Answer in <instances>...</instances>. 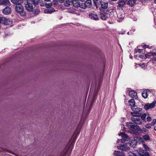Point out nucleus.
I'll use <instances>...</instances> for the list:
<instances>
[{
	"instance_id": "nucleus-53",
	"label": "nucleus",
	"mask_w": 156,
	"mask_h": 156,
	"mask_svg": "<svg viewBox=\"0 0 156 156\" xmlns=\"http://www.w3.org/2000/svg\"><path fill=\"white\" fill-rule=\"evenodd\" d=\"M2 16L0 17V23H2Z\"/></svg>"
},
{
	"instance_id": "nucleus-6",
	"label": "nucleus",
	"mask_w": 156,
	"mask_h": 156,
	"mask_svg": "<svg viewBox=\"0 0 156 156\" xmlns=\"http://www.w3.org/2000/svg\"><path fill=\"white\" fill-rule=\"evenodd\" d=\"M81 8L85 9L87 8H89L92 6V2L91 0H87L84 3L82 2L81 4Z\"/></svg>"
},
{
	"instance_id": "nucleus-21",
	"label": "nucleus",
	"mask_w": 156,
	"mask_h": 156,
	"mask_svg": "<svg viewBox=\"0 0 156 156\" xmlns=\"http://www.w3.org/2000/svg\"><path fill=\"white\" fill-rule=\"evenodd\" d=\"M126 143L125 144H119L118 145V148L122 151H126L127 150V145H126Z\"/></svg>"
},
{
	"instance_id": "nucleus-22",
	"label": "nucleus",
	"mask_w": 156,
	"mask_h": 156,
	"mask_svg": "<svg viewBox=\"0 0 156 156\" xmlns=\"http://www.w3.org/2000/svg\"><path fill=\"white\" fill-rule=\"evenodd\" d=\"M128 103H129V105L131 106V108L136 107V102L134 98H132L130 99L128 101Z\"/></svg>"
},
{
	"instance_id": "nucleus-23",
	"label": "nucleus",
	"mask_w": 156,
	"mask_h": 156,
	"mask_svg": "<svg viewBox=\"0 0 156 156\" xmlns=\"http://www.w3.org/2000/svg\"><path fill=\"white\" fill-rule=\"evenodd\" d=\"M115 156H125V154L122 151H115L113 153Z\"/></svg>"
},
{
	"instance_id": "nucleus-58",
	"label": "nucleus",
	"mask_w": 156,
	"mask_h": 156,
	"mask_svg": "<svg viewBox=\"0 0 156 156\" xmlns=\"http://www.w3.org/2000/svg\"><path fill=\"white\" fill-rule=\"evenodd\" d=\"M128 139H130V138H129V136L127 135V141H128Z\"/></svg>"
},
{
	"instance_id": "nucleus-14",
	"label": "nucleus",
	"mask_w": 156,
	"mask_h": 156,
	"mask_svg": "<svg viewBox=\"0 0 156 156\" xmlns=\"http://www.w3.org/2000/svg\"><path fill=\"white\" fill-rule=\"evenodd\" d=\"M119 136H121L122 138L121 139V142L124 143L127 140V134L125 133L121 132L119 134Z\"/></svg>"
},
{
	"instance_id": "nucleus-50",
	"label": "nucleus",
	"mask_w": 156,
	"mask_h": 156,
	"mask_svg": "<svg viewBox=\"0 0 156 156\" xmlns=\"http://www.w3.org/2000/svg\"><path fill=\"white\" fill-rule=\"evenodd\" d=\"M150 53L152 55L154 56L156 55V52H150Z\"/></svg>"
},
{
	"instance_id": "nucleus-38",
	"label": "nucleus",
	"mask_w": 156,
	"mask_h": 156,
	"mask_svg": "<svg viewBox=\"0 0 156 156\" xmlns=\"http://www.w3.org/2000/svg\"><path fill=\"white\" fill-rule=\"evenodd\" d=\"M142 47L144 49L146 48H152V46H151L150 47H149V46L148 45H147L146 44H144V45H142Z\"/></svg>"
},
{
	"instance_id": "nucleus-43",
	"label": "nucleus",
	"mask_w": 156,
	"mask_h": 156,
	"mask_svg": "<svg viewBox=\"0 0 156 156\" xmlns=\"http://www.w3.org/2000/svg\"><path fill=\"white\" fill-rule=\"evenodd\" d=\"M151 126L150 123H148L145 126V127L146 128L150 129L151 128Z\"/></svg>"
},
{
	"instance_id": "nucleus-20",
	"label": "nucleus",
	"mask_w": 156,
	"mask_h": 156,
	"mask_svg": "<svg viewBox=\"0 0 156 156\" xmlns=\"http://www.w3.org/2000/svg\"><path fill=\"white\" fill-rule=\"evenodd\" d=\"M10 2L9 0H0V5L4 6L10 5Z\"/></svg>"
},
{
	"instance_id": "nucleus-57",
	"label": "nucleus",
	"mask_w": 156,
	"mask_h": 156,
	"mask_svg": "<svg viewBox=\"0 0 156 156\" xmlns=\"http://www.w3.org/2000/svg\"><path fill=\"white\" fill-rule=\"evenodd\" d=\"M138 1L141 3H143V1H142V0H138Z\"/></svg>"
},
{
	"instance_id": "nucleus-19",
	"label": "nucleus",
	"mask_w": 156,
	"mask_h": 156,
	"mask_svg": "<svg viewBox=\"0 0 156 156\" xmlns=\"http://www.w3.org/2000/svg\"><path fill=\"white\" fill-rule=\"evenodd\" d=\"M131 120L135 123L138 124H141L142 123V121L139 118H131Z\"/></svg>"
},
{
	"instance_id": "nucleus-60",
	"label": "nucleus",
	"mask_w": 156,
	"mask_h": 156,
	"mask_svg": "<svg viewBox=\"0 0 156 156\" xmlns=\"http://www.w3.org/2000/svg\"><path fill=\"white\" fill-rule=\"evenodd\" d=\"M154 2L156 4V0H154Z\"/></svg>"
},
{
	"instance_id": "nucleus-41",
	"label": "nucleus",
	"mask_w": 156,
	"mask_h": 156,
	"mask_svg": "<svg viewBox=\"0 0 156 156\" xmlns=\"http://www.w3.org/2000/svg\"><path fill=\"white\" fill-rule=\"evenodd\" d=\"M144 53H143L139 55L138 57L142 59H144Z\"/></svg>"
},
{
	"instance_id": "nucleus-32",
	"label": "nucleus",
	"mask_w": 156,
	"mask_h": 156,
	"mask_svg": "<svg viewBox=\"0 0 156 156\" xmlns=\"http://www.w3.org/2000/svg\"><path fill=\"white\" fill-rule=\"evenodd\" d=\"M138 47L139 46H137V47L135 49V54H136L137 52L140 53L143 52V49L138 48Z\"/></svg>"
},
{
	"instance_id": "nucleus-39",
	"label": "nucleus",
	"mask_w": 156,
	"mask_h": 156,
	"mask_svg": "<svg viewBox=\"0 0 156 156\" xmlns=\"http://www.w3.org/2000/svg\"><path fill=\"white\" fill-rule=\"evenodd\" d=\"M156 123V119H154L151 123H150V124L151 126H154Z\"/></svg>"
},
{
	"instance_id": "nucleus-51",
	"label": "nucleus",
	"mask_w": 156,
	"mask_h": 156,
	"mask_svg": "<svg viewBox=\"0 0 156 156\" xmlns=\"http://www.w3.org/2000/svg\"><path fill=\"white\" fill-rule=\"evenodd\" d=\"M58 1L60 3H62L64 2L65 0H58Z\"/></svg>"
},
{
	"instance_id": "nucleus-31",
	"label": "nucleus",
	"mask_w": 156,
	"mask_h": 156,
	"mask_svg": "<svg viewBox=\"0 0 156 156\" xmlns=\"http://www.w3.org/2000/svg\"><path fill=\"white\" fill-rule=\"evenodd\" d=\"M143 138L144 139L143 140L146 141L149 140L150 139V136L148 134L144 135L143 136Z\"/></svg>"
},
{
	"instance_id": "nucleus-35",
	"label": "nucleus",
	"mask_w": 156,
	"mask_h": 156,
	"mask_svg": "<svg viewBox=\"0 0 156 156\" xmlns=\"http://www.w3.org/2000/svg\"><path fill=\"white\" fill-rule=\"evenodd\" d=\"M142 133H144V132H147L148 133V130L144 128H143L142 129H141V131H140Z\"/></svg>"
},
{
	"instance_id": "nucleus-44",
	"label": "nucleus",
	"mask_w": 156,
	"mask_h": 156,
	"mask_svg": "<svg viewBox=\"0 0 156 156\" xmlns=\"http://www.w3.org/2000/svg\"><path fill=\"white\" fill-rule=\"evenodd\" d=\"M144 153V156H150V154L147 151H146V152H145Z\"/></svg>"
},
{
	"instance_id": "nucleus-13",
	"label": "nucleus",
	"mask_w": 156,
	"mask_h": 156,
	"mask_svg": "<svg viewBox=\"0 0 156 156\" xmlns=\"http://www.w3.org/2000/svg\"><path fill=\"white\" fill-rule=\"evenodd\" d=\"M89 16L90 19L94 20H98L99 19L97 14L94 12L90 13L89 14Z\"/></svg>"
},
{
	"instance_id": "nucleus-37",
	"label": "nucleus",
	"mask_w": 156,
	"mask_h": 156,
	"mask_svg": "<svg viewBox=\"0 0 156 156\" xmlns=\"http://www.w3.org/2000/svg\"><path fill=\"white\" fill-rule=\"evenodd\" d=\"M150 54H151L150 52H149L147 54L145 53L144 59H145L146 58H149L151 56V55H150Z\"/></svg>"
},
{
	"instance_id": "nucleus-40",
	"label": "nucleus",
	"mask_w": 156,
	"mask_h": 156,
	"mask_svg": "<svg viewBox=\"0 0 156 156\" xmlns=\"http://www.w3.org/2000/svg\"><path fill=\"white\" fill-rule=\"evenodd\" d=\"M136 65H139L142 68L145 69V66L144 65V63H143L142 64H136Z\"/></svg>"
},
{
	"instance_id": "nucleus-47",
	"label": "nucleus",
	"mask_w": 156,
	"mask_h": 156,
	"mask_svg": "<svg viewBox=\"0 0 156 156\" xmlns=\"http://www.w3.org/2000/svg\"><path fill=\"white\" fill-rule=\"evenodd\" d=\"M121 125H122V127H121L122 128L123 127V129H122V130L123 131H126V127H124V125H122V124H121Z\"/></svg>"
},
{
	"instance_id": "nucleus-49",
	"label": "nucleus",
	"mask_w": 156,
	"mask_h": 156,
	"mask_svg": "<svg viewBox=\"0 0 156 156\" xmlns=\"http://www.w3.org/2000/svg\"><path fill=\"white\" fill-rule=\"evenodd\" d=\"M145 90L146 91H147V94L149 93H151V90L148 89H146Z\"/></svg>"
},
{
	"instance_id": "nucleus-64",
	"label": "nucleus",
	"mask_w": 156,
	"mask_h": 156,
	"mask_svg": "<svg viewBox=\"0 0 156 156\" xmlns=\"http://www.w3.org/2000/svg\"><path fill=\"white\" fill-rule=\"evenodd\" d=\"M120 140V139H118V141H119Z\"/></svg>"
},
{
	"instance_id": "nucleus-4",
	"label": "nucleus",
	"mask_w": 156,
	"mask_h": 156,
	"mask_svg": "<svg viewBox=\"0 0 156 156\" xmlns=\"http://www.w3.org/2000/svg\"><path fill=\"white\" fill-rule=\"evenodd\" d=\"M58 3V2L57 1H53V3L51 2L48 3H47V2H45V1H41L40 2V5L41 6H45L47 8H48L51 7L52 5H53L54 7L57 6Z\"/></svg>"
},
{
	"instance_id": "nucleus-45",
	"label": "nucleus",
	"mask_w": 156,
	"mask_h": 156,
	"mask_svg": "<svg viewBox=\"0 0 156 156\" xmlns=\"http://www.w3.org/2000/svg\"><path fill=\"white\" fill-rule=\"evenodd\" d=\"M147 121L148 122L150 121L151 120V118L150 116H148L147 118Z\"/></svg>"
},
{
	"instance_id": "nucleus-16",
	"label": "nucleus",
	"mask_w": 156,
	"mask_h": 156,
	"mask_svg": "<svg viewBox=\"0 0 156 156\" xmlns=\"http://www.w3.org/2000/svg\"><path fill=\"white\" fill-rule=\"evenodd\" d=\"M127 0H119L118 2V6L120 9H122L126 5Z\"/></svg>"
},
{
	"instance_id": "nucleus-56",
	"label": "nucleus",
	"mask_w": 156,
	"mask_h": 156,
	"mask_svg": "<svg viewBox=\"0 0 156 156\" xmlns=\"http://www.w3.org/2000/svg\"><path fill=\"white\" fill-rule=\"evenodd\" d=\"M154 129L155 131H156V126L154 127Z\"/></svg>"
},
{
	"instance_id": "nucleus-42",
	"label": "nucleus",
	"mask_w": 156,
	"mask_h": 156,
	"mask_svg": "<svg viewBox=\"0 0 156 156\" xmlns=\"http://www.w3.org/2000/svg\"><path fill=\"white\" fill-rule=\"evenodd\" d=\"M128 156H136V155L134 153L129 152L127 153Z\"/></svg>"
},
{
	"instance_id": "nucleus-46",
	"label": "nucleus",
	"mask_w": 156,
	"mask_h": 156,
	"mask_svg": "<svg viewBox=\"0 0 156 156\" xmlns=\"http://www.w3.org/2000/svg\"><path fill=\"white\" fill-rule=\"evenodd\" d=\"M155 61L156 62V58L153 57V58L150 60V61Z\"/></svg>"
},
{
	"instance_id": "nucleus-29",
	"label": "nucleus",
	"mask_w": 156,
	"mask_h": 156,
	"mask_svg": "<svg viewBox=\"0 0 156 156\" xmlns=\"http://www.w3.org/2000/svg\"><path fill=\"white\" fill-rule=\"evenodd\" d=\"M73 0H66L65 6L69 7L70 5L72 4V2Z\"/></svg>"
},
{
	"instance_id": "nucleus-36",
	"label": "nucleus",
	"mask_w": 156,
	"mask_h": 156,
	"mask_svg": "<svg viewBox=\"0 0 156 156\" xmlns=\"http://www.w3.org/2000/svg\"><path fill=\"white\" fill-rule=\"evenodd\" d=\"M146 113H144L142 115H141V119L142 120H145L146 119Z\"/></svg>"
},
{
	"instance_id": "nucleus-61",
	"label": "nucleus",
	"mask_w": 156,
	"mask_h": 156,
	"mask_svg": "<svg viewBox=\"0 0 156 156\" xmlns=\"http://www.w3.org/2000/svg\"><path fill=\"white\" fill-rule=\"evenodd\" d=\"M127 35H130L131 34H129V32H128L127 33Z\"/></svg>"
},
{
	"instance_id": "nucleus-15",
	"label": "nucleus",
	"mask_w": 156,
	"mask_h": 156,
	"mask_svg": "<svg viewBox=\"0 0 156 156\" xmlns=\"http://www.w3.org/2000/svg\"><path fill=\"white\" fill-rule=\"evenodd\" d=\"M73 5L75 8H78L80 7L81 8V4L82 3H80L79 0H73L72 2Z\"/></svg>"
},
{
	"instance_id": "nucleus-55",
	"label": "nucleus",
	"mask_w": 156,
	"mask_h": 156,
	"mask_svg": "<svg viewBox=\"0 0 156 156\" xmlns=\"http://www.w3.org/2000/svg\"><path fill=\"white\" fill-rule=\"evenodd\" d=\"M44 1H45V2H50V0H44Z\"/></svg>"
},
{
	"instance_id": "nucleus-25",
	"label": "nucleus",
	"mask_w": 156,
	"mask_h": 156,
	"mask_svg": "<svg viewBox=\"0 0 156 156\" xmlns=\"http://www.w3.org/2000/svg\"><path fill=\"white\" fill-rule=\"evenodd\" d=\"M50 8L48 9H46L44 10V12L45 13H51L52 12H55V10L52 7H50Z\"/></svg>"
},
{
	"instance_id": "nucleus-48",
	"label": "nucleus",
	"mask_w": 156,
	"mask_h": 156,
	"mask_svg": "<svg viewBox=\"0 0 156 156\" xmlns=\"http://www.w3.org/2000/svg\"><path fill=\"white\" fill-rule=\"evenodd\" d=\"M133 112H132L130 113V114L133 116H134V115H135V113L134 112V111H133Z\"/></svg>"
},
{
	"instance_id": "nucleus-26",
	"label": "nucleus",
	"mask_w": 156,
	"mask_h": 156,
	"mask_svg": "<svg viewBox=\"0 0 156 156\" xmlns=\"http://www.w3.org/2000/svg\"><path fill=\"white\" fill-rule=\"evenodd\" d=\"M136 143H138L139 144L144 143L145 142L144 140L141 137H136Z\"/></svg>"
},
{
	"instance_id": "nucleus-27",
	"label": "nucleus",
	"mask_w": 156,
	"mask_h": 156,
	"mask_svg": "<svg viewBox=\"0 0 156 156\" xmlns=\"http://www.w3.org/2000/svg\"><path fill=\"white\" fill-rule=\"evenodd\" d=\"M11 2L14 4L17 5V4H20L23 3V1L22 0H11Z\"/></svg>"
},
{
	"instance_id": "nucleus-2",
	"label": "nucleus",
	"mask_w": 156,
	"mask_h": 156,
	"mask_svg": "<svg viewBox=\"0 0 156 156\" xmlns=\"http://www.w3.org/2000/svg\"><path fill=\"white\" fill-rule=\"evenodd\" d=\"M39 2L38 0H27L25 3V8L28 11L31 12L36 5L39 4Z\"/></svg>"
},
{
	"instance_id": "nucleus-34",
	"label": "nucleus",
	"mask_w": 156,
	"mask_h": 156,
	"mask_svg": "<svg viewBox=\"0 0 156 156\" xmlns=\"http://www.w3.org/2000/svg\"><path fill=\"white\" fill-rule=\"evenodd\" d=\"M32 11L34 14L36 15L38 14L40 12L39 10L38 9H35L34 10H33Z\"/></svg>"
},
{
	"instance_id": "nucleus-17",
	"label": "nucleus",
	"mask_w": 156,
	"mask_h": 156,
	"mask_svg": "<svg viewBox=\"0 0 156 156\" xmlns=\"http://www.w3.org/2000/svg\"><path fill=\"white\" fill-rule=\"evenodd\" d=\"M103 13H101L99 16V17L102 20H106L107 18H108V13L106 11V12H103Z\"/></svg>"
},
{
	"instance_id": "nucleus-33",
	"label": "nucleus",
	"mask_w": 156,
	"mask_h": 156,
	"mask_svg": "<svg viewBox=\"0 0 156 156\" xmlns=\"http://www.w3.org/2000/svg\"><path fill=\"white\" fill-rule=\"evenodd\" d=\"M143 146L145 149V151H150V148L146 144H143Z\"/></svg>"
},
{
	"instance_id": "nucleus-59",
	"label": "nucleus",
	"mask_w": 156,
	"mask_h": 156,
	"mask_svg": "<svg viewBox=\"0 0 156 156\" xmlns=\"http://www.w3.org/2000/svg\"><path fill=\"white\" fill-rule=\"evenodd\" d=\"M130 149L129 147L127 146V150H129Z\"/></svg>"
},
{
	"instance_id": "nucleus-3",
	"label": "nucleus",
	"mask_w": 156,
	"mask_h": 156,
	"mask_svg": "<svg viewBox=\"0 0 156 156\" xmlns=\"http://www.w3.org/2000/svg\"><path fill=\"white\" fill-rule=\"evenodd\" d=\"M16 12L22 16H26V12L24 10V8L21 4H17L15 7Z\"/></svg>"
},
{
	"instance_id": "nucleus-10",
	"label": "nucleus",
	"mask_w": 156,
	"mask_h": 156,
	"mask_svg": "<svg viewBox=\"0 0 156 156\" xmlns=\"http://www.w3.org/2000/svg\"><path fill=\"white\" fill-rule=\"evenodd\" d=\"M155 106V101H153L151 103H148L146 104L144 106V108L146 111H147L149 109L154 108Z\"/></svg>"
},
{
	"instance_id": "nucleus-63",
	"label": "nucleus",
	"mask_w": 156,
	"mask_h": 156,
	"mask_svg": "<svg viewBox=\"0 0 156 156\" xmlns=\"http://www.w3.org/2000/svg\"><path fill=\"white\" fill-rule=\"evenodd\" d=\"M124 119H125V118H122V119H123V120H124Z\"/></svg>"
},
{
	"instance_id": "nucleus-30",
	"label": "nucleus",
	"mask_w": 156,
	"mask_h": 156,
	"mask_svg": "<svg viewBox=\"0 0 156 156\" xmlns=\"http://www.w3.org/2000/svg\"><path fill=\"white\" fill-rule=\"evenodd\" d=\"M137 152L138 154H140V155H144V151L143 148L141 147H140L139 149V150L137 151Z\"/></svg>"
},
{
	"instance_id": "nucleus-24",
	"label": "nucleus",
	"mask_w": 156,
	"mask_h": 156,
	"mask_svg": "<svg viewBox=\"0 0 156 156\" xmlns=\"http://www.w3.org/2000/svg\"><path fill=\"white\" fill-rule=\"evenodd\" d=\"M136 1V0H129L127 1V5L131 7H133L135 4Z\"/></svg>"
},
{
	"instance_id": "nucleus-12",
	"label": "nucleus",
	"mask_w": 156,
	"mask_h": 156,
	"mask_svg": "<svg viewBox=\"0 0 156 156\" xmlns=\"http://www.w3.org/2000/svg\"><path fill=\"white\" fill-rule=\"evenodd\" d=\"M107 13H108V17L112 19H113L114 17V14L115 13V10L113 9L108 8L106 11Z\"/></svg>"
},
{
	"instance_id": "nucleus-18",
	"label": "nucleus",
	"mask_w": 156,
	"mask_h": 156,
	"mask_svg": "<svg viewBox=\"0 0 156 156\" xmlns=\"http://www.w3.org/2000/svg\"><path fill=\"white\" fill-rule=\"evenodd\" d=\"M2 11L4 14L9 15L11 13L12 10L10 7L6 6L3 9Z\"/></svg>"
},
{
	"instance_id": "nucleus-9",
	"label": "nucleus",
	"mask_w": 156,
	"mask_h": 156,
	"mask_svg": "<svg viewBox=\"0 0 156 156\" xmlns=\"http://www.w3.org/2000/svg\"><path fill=\"white\" fill-rule=\"evenodd\" d=\"M128 90L127 91H129V95L132 98H135V99H138V97L137 95L136 92L133 90H131V88H127Z\"/></svg>"
},
{
	"instance_id": "nucleus-28",
	"label": "nucleus",
	"mask_w": 156,
	"mask_h": 156,
	"mask_svg": "<svg viewBox=\"0 0 156 156\" xmlns=\"http://www.w3.org/2000/svg\"><path fill=\"white\" fill-rule=\"evenodd\" d=\"M141 94L142 96L144 98H147L148 96L147 91L145 90L142 92Z\"/></svg>"
},
{
	"instance_id": "nucleus-8",
	"label": "nucleus",
	"mask_w": 156,
	"mask_h": 156,
	"mask_svg": "<svg viewBox=\"0 0 156 156\" xmlns=\"http://www.w3.org/2000/svg\"><path fill=\"white\" fill-rule=\"evenodd\" d=\"M73 146L72 143L70 144H68L66 146L65 149L63 151V153L60 156H66L69 152V150Z\"/></svg>"
},
{
	"instance_id": "nucleus-11",
	"label": "nucleus",
	"mask_w": 156,
	"mask_h": 156,
	"mask_svg": "<svg viewBox=\"0 0 156 156\" xmlns=\"http://www.w3.org/2000/svg\"><path fill=\"white\" fill-rule=\"evenodd\" d=\"M2 23L4 25H9L12 23V21L11 19H8L2 16Z\"/></svg>"
},
{
	"instance_id": "nucleus-1",
	"label": "nucleus",
	"mask_w": 156,
	"mask_h": 156,
	"mask_svg": "<svg viewBox=\"0 0 156 156\" xmlns=\"http://www.w3.org/2000/svg\"><path fill=\"white\" fill-rule=\"evenodd\" d=\"M94 6L97 8H99L101 12H104L108 8V2L107 1L100 0H93Z\"/></svg>"
},
{
	"instance_id": "nucleus-52",
	"label": "nucleus",
	"mask_w": 156,
	"mask_h": 156,
	"mask_svg": "<svg viewBox=\"0 0 156 156\" xmlns=\"http://www.w3.org/2000/svg\"><path fill=\"white\" fill-rule=\"evenodd\" d=\"M135 54V53H134V57L135 58H136L137 57H138V55L139 56V55H138V54L136 55V54Z\"/></svg>"
},
{
	"instance_id": "nucleus-54",
	"label": "nucleus",
	"mask_w": 156,
	"mask_h": 156,
	"mask_svg": "<svg viewBox=\"0 0 156 156\" xmlns=\"http://www.w3.org/2000/svg\"><path fill=\"white\" fill-rule=\"evenodd\" d=\"M142 1H143V2H147L146 0H142Z\"/></svg>"
},
{
	"instance_id": "nucleus-5",
	"label": "nucleus",
	"mask_w": 156,
	"mask_h": 156,
	"mask_svg": "<svg viewBox=\"0 0 156 156\" xmlns=\"http://www.w3.org/2000/svg\"><path fill=\"white\" fill-rule=\"evenodd\" d=\"M127 127L131 129H133L138 131H141V129L139 126L136 124H134L131 122H127Z\"/></svg>"
},
{
	"instance_id": "nucleus-62",
	"label": "nucleus",
	"mask_w": 156,
	"mask_h": 156,
	"mask_svg": "<svg viewBox=\"0 0 156 156\" xmlns=\"http://www.w3.org/2000/svg\"><path fill=\"white\" fill-rule=\"evenodd\" d=\"M136 156H141L140 154L136 155Z\"/></svg>"
},
{
	"instance_id": "nucleus-7",
	"label": "nucleus",
	"mask_w": 156,
	"mask_h": 156,
	"mask_svg": "<svg viewBox=\"0 0 156 156\" xmlns=\"http://www.w3.org/2000/svg\"><path fill=\"white\" fill-rule=\"evenodd\" d=\"M131 108L132 111H134L135 113V115H134V117H139L141 115L142 113L141 112L142 110V109L139 107L137 108V107Z\"/></svg>"
}]
</instances>
